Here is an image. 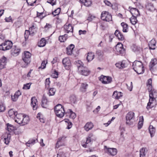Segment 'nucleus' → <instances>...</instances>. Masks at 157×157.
Instances as JSON below:
<instances>
[{"label": "nucleus", "instance_id": "9b49d317", "mask_svg": "<svg viewBox=\"0 0 157 157\" xmlns=\"http://www.w3.org/2000/svg\"><path fill=\"white\" fill-rule=\"evenodd\" d=\"M79 73L84 76L88 75L90 73V71L86 67H83L81 68H80L78 71Z\"/></svg>", "mask_w": 157, "mask_h": 157}, {"label": "nucleus", "instance_id": "e2e57ef3", "mask_svg": "<svg viewBox=\"0 0 157 157\" xmlns=\"http://www.w3.org/2000/svg\"><path fill=\"white\" fill-rule=\"evenodd\" d=\"M30 84L29 83H28L24 85L23 89L27 90L29 89L30 88Z\"/></svg>", "mask_w": 157, "mask_h": 157}, {"label": "nucleus", "instance_id": "864d4df0", "mask_svg": "<svg viewBox=\"0 0 157 157\" xmlns=\"http://www.w3.org/2000/svg\"><path fill=\"white\" fill-rule=\"evenodd\" d=\"M36 0H26L28 4L30 6H33V4L36 3Z\"/></svg>", "mask_w": 157, "mask_h": 157}, {"label": "nucleus", "instance_id": "72a5a7b5", "mask_svg": "<svg viewBox=\"0 0 157 157\" xmlns=\"http://www.w3.org/2000/svg\"><path fill=\"white\" fill-rule=\"evenodd\" d=\"M77 101V98L74 95H72L70 97V101L71 104H75Z\"/></svg>", "mask_w": 157, "mask_h": 157}, {"label": "nucleus", "instance_id": "bb28decb", "mask_svg": "<svg viewBox=\"0 0 157 157\" xmlns=\"http://www.w3.org/2000/svg\"><path fill=\"white\" fill-rule=\"evenodd\" d=\"M80 2L83 3L85 6L87 7L90 6L92 4V1L91 0H80Z\"/></svg>", "mask_w": 157, "mask_h": 157}, {"label": "nucleus", "instance_id": "8fccbe9b", "mask_svg": "<svg viewBox=\"0 0 157 157\" xmlns=\"http://www.w3.org/2000/svg\"><path fill=\"white\" fill-rule=\"evenodd\" d=\"M140 157H145V149L142 148L140 150Z\"/></svg>", "mask_w": 157, "mask_h": 157}, {"label": "nucleus", "instance_id": "4be33fe9", "mask_svg": "<svg viewBox=\"0 0 157 157\" xmlns=\"http://www.w3.org/2000/svg\"><path fill=\"white\" fill-rule=\"evenodd\" d=\"M114 34L119 40H124V37L123 35L118 30H116Z\"/></svg>", "mask_w": 157, "mask_h": 157}, {"label": "nucleus", "instance_id": "3c124183", "mask_svg": "<svg viewBox=\"0 0 157 157\" xmlns=\"http://www.w3.org/2000/svg\"><path fill=\"white\" fill-rule=\"evenodd\" d=\"M60 12V9L58 8L52 12V14L55 16L58 15Z\"/></svg>", "mask_w": 157, "mask_h": 157}, {"label": "nucleus", "instance_id": "680f3d73", "mask_svg": "<svg viewBox=\"0 0 157 157\" xmlns=\"http://www.w3.org/2000/svg\"><path fill=\"white\" fill-rule=\"evenodd\" d=\"M47 2L50 3L52 6H53L56 4V0H48Z\"/></svg>", "mask_w": 157, "mask_h": 157}, {"label": "nucleus", "instance_id": "f03ea898", "mask_svg": "<svg viewBox=\"0 0 157 157\" xmlns=\"http://www.w3.org/2000/svg\"><path fill=\"white\" fill-rule=\"evenodd\" d=\"M55 111L56 116L58 117H62L64 115V108L60 104H58L55 107Z\"/></svg>", "mask_w": 157, "mask_h": 157}, {"label": "nucleus", "instance_id": "aec40b11", "mask_svg": "<svg viewBox=\"0 0 157 157\" xmlns=\"http://www.w3.org/2000/svg\"><path fill=\"white\" fill-rule=\"evenodd\" d=\"M75 46L73 44H71L67 48V53L68 55H71L72 54L73 49Z\"/></svg>", "mask_w": 157, "mask_h": 157}, {"label": "nucleus", "instance_id": "b1692460", "mask_svg": "<svg viewBox=\"0 0 157 157\" xmlns=\"http://www.w3.org/2000/svg\"><path fill=\"white\" fill-rule=\"evenodd\" d=\"M93 124L91 122H88L84 126V129L86 131H88L92 129L93 127Z\"/></svg>", "mask_w": 157, "mask_h": 157}, {"label": "nucleus", "instance_id": "cd10ccee", "mask_svg": "<svg viewBox=\"0 0 157 157\" xmlns=\"http://www.w3.org/2000/svg\"><path fill=\"white\" fill-rule=\"evenodd\" d=\"M149 132L151 136L152 137L155 132V128L152 125H150L149 127Z\"/></svg>", "mask_w": 157, "mask_h": 157}, {"label": "nucleus", "instance_id": "a211bd4d", "mask_svg": "<svg viewBox=\"0 0 157 157\" xmlns=\"http://www.w3.org/2000/svg\"><path fill=\"white\" fill-rule=\"evenodd\" d=\"M6 63L7 61L6 58L4 56H3L0 59V68L1 69L4 68Z\"/></svg>", "mask_w": 157, "mask_h": 157}, {"label": "nucleus", "instance_id": "774afa93", "mask_svg": "<svg viewBox=\"0 0 157 157\" xmlns=\"http://www.w3.org/2000/svg\"><path fill=\"white\" fill-rule=\"evenodd\" d=\"M104 3L106 5L110 6H112V4L109 1L107 0H104Z\"/></svg>", "mask_w": 157, "mask_h": 157}, {"label": "nucleus", "instance_id": "4d7b16f0", "mask_svg": "<svg viewBox=\"0 0 157 157\" xmlns=\"http://www.w3.org/2000/svg\"><path fill=\"white\" fill-rule=\"evenodd\" d=\"M57 157H67L65 154L63 152L59 151L57 155Z\"/></svg>", "mask_w": 157, "mask_h": 157}, {"label": "nucleus", "instance_id": "49530a36", "mask_svg": "<svg viewBox=\"0 0 157 157\" xmlns=\"http://www.w3.org/2000/svg\"><path fill=\"white\" fill-rule=\"evenodd\" d=\"M130 21L131 23L133 25H135L137 22V20L136 17L132 16L130 18Z\"/></svg>", "mask_w": 157, "mask_h": 157}, {"label": "nucleus", "instance_id": "5701e85b", "mask_svg": "<svg viewBox=\"0 0 157 157\" xmlns=\"http://www.w3.org/2000/svg\"><path fill=\"white\" fill-rule=\"evenodd\" d=\"M156 42L155 39L151 40L149 43V47L150 49L154 50L155 48Z\"/></svg>", "mask_w": 157, "mask_h": 157}, {"label": "nucleus", "instance_id": "c9c22d12", "mask_svg": "<svg viewBox=\"0 0 157 157\" xmlns=\"http://www.w3.org/2000/svg\"><path fill=\"white\" fill-rule=\"evenodd\" d=\"M132 49L134 52L137 53L139 52L142 51V48L140 47L135 45H133Z\"/></svg>", "mask_w": 157, "mask_h": 157}, {"label": "nucleus", "instance_id": "dca6fc26", "mask_svg": "<svg viewBox=\"0 0 157 157\" xmlns=\"http://www.w3.org/2000/svg\"><path fill=\"white\" fill-rule=\"evenodd\" d=\"M23 115L22 114H17L16 115V118L15 119V121L19 124H21L22 123V120Z\"/></svg>", "mask_w": 157, "mask_h": 157}, {"label": "nucleus", "instance_id": "7ed1b4c3", "mask_svg": "<svg viewBox=\"0 0 157 157\" xmlns=\"http://www.w3.org/2000/svg\"><path fill=\"white\" fill-rule=\"evenodd\" d=\"M135 113L130 111L129 112L126 116V124L128 125H132L134 121Z\"/></svg>", "mask_w": 157, "mask_h": 157}, {"label": "nucleus", "instance_id": "052dcab7", "mask_svg": "<svg viewBox=\"0 0 157 157\" xmlns=\"http://www.w3.org/2000/svg\"><path fill=\"white\" fill-rule=\"evenodd\" d=\"M157 63V60L156 59H152L151 61L150 62V64H151V67H153Z\"/></svg>", "mask_w": 157, "mask_h": 157}, {"label": "nucleus", "instance_id": "f3484780", "mask_svg": "<svg viewBox=\"0 0 157 157\" xmlns=\"http://www.w3.org/2000/svg\"><path fill=\"white\" fill-rule=\"evenodd\" d=\"M34 34V31H32V29L31 28H29V30H26L24 34L25 39L27 40L28 39L29 35H33Z\"/></svg>", "mask_w": 157, "mask_h": 157}, {"label": "nucleus", "instance_id": "f8f14e48", "mask_svg": "<svg viewBox=\"0 0 157 157\" xmlns=\"http://www.w3.org/2000/svg\"><path fill=\"white\" fill-rule=\"evenodd\" d=\"M63 28L64 32L67 33L69 32L72 33L73 32V27L70 24L66 23L64 25Z\"/></svg>", "mask_w": 157, "mask_h": 157}, {"label": "nucleus", "instance_id": "58836bf2", "mask_svg": "<svg viewBox=\"0 0 157 157\" xmlns=\"http://www.w3.org/2000/svg\"><path fill=\"white\" fill-rule=\"evenodd\" d=\"M121 25L123 27V31L124 32H127L128 29V25L124 22H122L121 23Z\"/></svg>", "mask_w": 157, "mask_h": 157}, {"label": "nucleus", "instance_id": "6ab92c4d", "mask_svg": "<svg viewBox=\"0 0 157 157\" xmlns=\"http://www.w3.org/2000/svg\"><path fill=\"white\" fill-rule=\"evenodd\" d=\"M21 93L19 90L17 91L13 95L11 96V99L13 101H16L17 100L19 97L21 95Z\"/></svg>", "mask_w": 157, "mask_h": 157}, {"label": "nucleus", "instance_id": "5fc2aeb1", "mask_svg": "<svg viewBox=\"0 0 157 157\" xmlns=\"http://www.w3.org/2000/svg\"><path fill=\"white\" fill-rule=\"evenodd\" d=\"M69 111L70 112V117L72 119H74L76 116V115L75 113L73 112V111L71 109H69Z\"/></svg>", "mask_w": 157, "mask_h": 157}, {"label": "nucleus", "instance_id": "bf43d9fd", "mask_svg": "<svg viewBox=\"0 0 157 157\" xmlns=\"http://www.w3.org/2000/svg\"><path fill=\"white\" fill-rule=\"evenodd\" d=\"M38 11L39 12H44V9L43 7L41 5H39L36 7Z\"/></svg>", "mask_w": 157, "mask_h": 157}, {"label": "nucleus", "instance_id": "7c9ffc66", "mask_svg": "<svg viewBox=\"0 0 157 157\" xmlns=\"http://www.w3.org/2000/svg\"><path fill=\"white\" fill-rule=\"evenodd\" d=\"M29 121V118L28 116L24 115L22 120V123L21 124L22 125H25L27 124Z\"/></svg>", "mask_w": 157, "mask_h": 157}, {"label": "nucleus", "instance_id": "6e6d98bb", "mask_svg": "<svg viewBox=\"0 0 157 157\" xmlns=\"http://www.w3.org/2000/svg\"><path fill=\"white\" fill-rule=\"evenodd\" d=\"M47 63V61L44 60L41 63V66L39 67V68H41L44 69L45 68L46 63Z\"/></svg>", "mask_w": 157, "mask_h": 157}, {"label": "nucleus", "instance_id": "1a4fd4ad", "mask_svg": "<svg viewBox=\"0 0 157 157\" xmlns=\"http://www.w3.org/2000/svg\"><path fill=\"white\" fill-rule=\"evenodd\" d=\"M95 139L92 133L90 134L86 138L85 144H82V146L85 148L88 147L89 146L88 144L92 141L93 140H95Z\"/></svg>", "mask_w": 157, "mask_h": 157}, {"label": "nucleus", "instance_id": "c03bdc74", "mask_svg": "<svg viewBox=\"0 0 157 157\" xmlns=\"http://www.w3.org/2000/svg\"><path fill=\"white\" fill-rule=\"evenodd\" d=\"M116 65L117 67L120 69L123 68L125 67V64L123 62H119L117 63Z\"/></svg>", "mask_w": 157, "mask_h": 157}, {"label": "nucleus", "instance_id": "338daca9", "mask_svg": "<svg viewBox=\"0 0 157 157\" xmlns=\"http://www.w3.org/2000/svg\"><path fill=\"white\" fill-rule=\"evenodd\" d=\"M5 110V106L3 104L0 105V112H3Z\"/></svg>", "mask_w": 157, "mask_h": 157}, {"label": "nucleus", "instance_id": "412c9836", "mask_svg": "<svg viewBox=\"0 0 157 157\" xmlns=\"http://www.w3.org/2000/svg\"><path fill=\"white\" fill-rule=\"evenodd\" d=\"M130 11L132 15V16H134L136 17L140 15V13L139 10L135 8H132L130 9Z\"/></svg>", "mask_w": 157, "mask_h": 157}, {"label": "nucleus", "instance_id": "39448f33", "mask_svg": "<svg viewBox=\"0 0 157 157\" xmlns=\"http://www.w3.org/2000/svg\"><path fill=\"white\" fill-rule=\"evenodd\" d=\"M12 46V42L10 41L7 40L0 45V50L3 51L9 50Z\"/></svg>", "mask_w": 157, "mask_h": 157}, {"label": "nucleus", "instance_id": "69168bd1", "mask_svg": "<svg viewBox=\"0 0 157 157\" xmlns=\"http://www.w3.org/2000/svg\"><path fill=\"white\" fill-rule=\"evenodd\" d=\"M43 13V12L37 11V17H39L40 19L42 18V15Z\"/></svg>", "mask_w": 157, "mask_h": 157}, {"label": "nucleus", "instance_id": "473e14b6", "mask_svg": "<svg viewBox=\"0 0 157 157\" xmlns=\"http://www.w3.org/2000/svg\"><path fill=\"white\" fill-rule=\"evenodd\" d=\"M94 53L92 52L88 53L86 57L87 60L88 62L91 61L94 59Z\"/></svg>", "mask_w": 157, "mask_h": 157}, {"label": "nucleus", "instance_id": "79ce46f5", "mask_svg": "<svg viewBox=\"0 0 157 157\" xmlns=\"http://www.w3.org/2000/svg\"><path fill=\"white\" fill-rule=\"evenodd\" d=\"M155 99L150 98L149 99V101L147 103V108L148 110L149 109L151 108L152 107V106H151V105L152 103V101Z\"/></svg>", "mask_w": 157, "mask_h": 157}, {"label": "nucleus", "instance_id": "20e7f679", "mask_svg": "<svg viewBox=\"0 0 157 157\" xmlns=\"http://www.w3.org/2000/svg\"><path fill=\"white\" fill-rule=\"evenodd\" d=\"M114 50L115 53L117 55H123L125 53V50L121 43H118L116 46Z\"/></svg>", "mask_w": 157, "mask_h": 157}, {"label": "nucleus", "instance_id": "f257e3e1", "mask_svg": "<svg viewBox=\"0 0 157 157\" xmlns=\"http://www.w3.org/2000/svg\"><path fill=\"white\" fill-rule=\"evenodd\" d=\"M132 66L134 70L138 74H142L144 72V66L141 62L136 61L133 63Z\"/></svg>", "mask_w": 157, "mask_h": 157}, {"label": "nucleus", "instance_id": "9d476101", "mask_svg": "<svg viewBox=\"0 0 157 157\" xmlns=\"http://www.w3.org/2000/svg\"><path fill=\"white\" fill-rule=\"evenodd\" d=\"M105 151L109 155L114 156L117 153V151L116 149L114 148H108L106 146H105Z\"/></svg>", "mask_w": 157, "mask_h": 157}, {"label": "nucleus", "instance_id": "c756f323", "mask_svg": "<svg viewBox=\"0 0 157 157\" xmlns=\"http://www.w3.org/2000/svg\"><path fill=\"white\" fill-rule=\"evenodd\" d=\"M37 141V139H30L26 143V144L27 146L30 147L31 145H33Z\"/></svg>", "mask_w": 157, "mask_h": 157}, {"label": "nucleus", "instance_id": "393cba45", "mask_svg": "<svg viewBox=\"0 0 157 157\" xmlns=\"http://www.w3.org/2000/svg\"><path fill=\"white\" fill-rule=\"evenodd\" d=\"M122 96V93L121 92L115 91L113 92L112 97L113 98L118 99L121 97Z\"/></svg>", "mask_w": 157, "mask_h": 157}, {"label": "nucleus", "instance_id": "e433bc0d", "mask_svg": "<svg viewBox=\"0 0 157 157\" xmlns=\"http://www.w3.org/2000/svg\"><path fill=\"white\" fill-rule=\"evenodd\" d=\"M88 84L86 83H82V84L80 88V90L82 92H85L87 88Z\"/></svg>", "mask_w": 157, "mask_h": 157}, {"label": "nucleus", "instance_id": "4468645a", "mask_svg": "<svg viewBox=\"0 0 157 157\" xmlns=\"http://www.w3.org/2000/svg\"><path fill=\"white\" fill-rule=\"evenodd\" d=\"M20 52V49L16 46H12L11 50L12 55L14 56H17L18 55Z\"/></svg>", "mask_w": 157, "mask_h": 157}, {"label": "nucleus", "instance_id": "de8ad7c7", "mask_svg": "<svg viewBox=\"0 0 157 157\" xmlns=\"http://www.w3.org/2000/svg\"><path fill=\"white\" fill-rule=\"evenodd\" d=\"M149 98L155 99L154 96L155 95H156L157 94V93L155 91L153 90L149 92Z\"/></svg>", "mask_w": 157, "mask_h": 157}, {"label": "nucleus", "instance_id": "423d86ee", "mask_svg": "<svg viewBox=\"0 0 157 157\" xmlns=\"http://www.w3.org/2000/svg\"><path fill=\"white\" fill-rule=\"evenodd\" d=\"M101 18L102 20L106 21H112L111 14L107 11H103L101 13Z\"/></svg>", "mask_w": 157, "mask_h": 157}, {"label": "nucleus", "instance_id": "a878e982", "mask_svg": "<svg viewBox=\"0 0 157 157\" xmlns=\"http://www.w3.org/2000/svg\"><path fill=\"white\" fill-rule=\"evenodd\" d=\"M41 105L44 108H47L48 107L47 99L44 96L43 97Z\"/></svg>", "mask_w": 157, "mask_h": 157}, {"label": "nucleus", "instance_id": "2eb2a0df", "mask_svg": "<svg viewBox=\"0 0 157 157\" xmlns=\"http://www.w3.org/2000/svg\"><path fill=\"white\" fill-rule=\"evenodd\" d=\"M62 63L65 68L69 69L71 66V62L69 59L67 57L63 59L62 60Z\"/></svg>", "mask_w": 157, "mask_h": 157}, {"label": "nucleus", "instance_id": "4c0bfd02", "mask_svg": "<svg viewBox=\"0 0 157 157\" xmlns=\"http://www.w3.org/2000/svg\"><path fill=\"white\" fill-rule=\"evenodd\" d=\"M46 40L44 38H42L38 42V46L40 47H44L46 44Z\"/></svg>", "mask_w": 157, "mask_h": 157}, {"label": "nucleus", "instance_id": "0eeeda50", "mask_svg": "<svg viewBox=\"0 0 157 157\" xmlns=\"http://www.w3.org/2000/svg\"><path fill=\"white\" fill-rule=\"evenodd\" d=\"M31 54L29 52L26 51L24 52V55L22 56V59L26 65L29 64L31 61Z\"/></svg>", "mask_w": 157, "mask_h": 157}, {"label": "nucleus", "instance_id": "6e6552de", "mask_svg": "<svg viewBox=\"0 0 157 157\" xmlns=\"http://www.w3.org/2000/svg\"><path fill=\"white\" fill-rule=\"evenodd\" d=\"M99 79L102 83L104 84L109 83L112 81V78L108 76H105L102 75Z\"/></svg>", "mask_w": 157, "mask_h": 157}, {"label": "nucleus", "instance_id": "a19ab883", "mask_svg": "<svg viewBox=\"0 0 157 157\" xmlns=\"http://www.w3.org/2000/svg\"><path fill=\"white\" fill-rule=\"evenodd\" d=\"M10 135L9 134H7L6 137H5L4 139V142L5 144H9L10 142Z\"/></svg>", "mask_w": 157, "mask_h": 157}, {"label": "nucleus", "instance_id": "37998d69", "mask_svg": "<svg viewBox=\"0 0 157 157\" xmlns=\"http://www.w3.org/2000/svg\"><path fill=\"white\" fill-rule=\"evenodd\" d=\"M65 121L66 122V124L67 125V128L69 129L72 127V123L68 119H65Z\"/></svg>", "mask_w": 157, "mask_h": 157}, {"label": "nucleus", "instance_id": "a18cd8bd", "mask_svg": "<svg viewBox=\"0 0 157 157\" xmlns=\"http://www.w3.org/2000/svg\"><path fill=\"white\" fill-rule=\"evenodd\" d=\"M144 121V118L143 116L140 117V121H139L138 124V128L139 129H140L143 125Z\"/></svg>", "mask_w": 157, "mask_h": 157}, {"label": "nucleus", "instance_id": "09e8293b", "mask_svg": "<svg viewBox=\"0 0 157 157\" xmlns=\"http://www.w3.org/2000/svg\"><path fill=\"white\" fill-rule=\"evenodd\" d=\"M7 130L9 132H11L14 129L13 126L8 123L7 124Z\"/></svg>", "mask_w": 157, "mask_h": 157}, {"label": "nucleus", "instance_id": "603ef678", "mask_svg": "<svg viewBox=\"0 0 157 157\" xmlns=\"http://www.w3.org/2000/svg\"><path fill=\"white\" fill-rule=\"evenodd\" d=\"M56 92V90L53 88H51L49 90V96H52L54 95Z\"/></svg>", "mask_w": 157, "mask_h": 157}, {"label": "nucleus", "instance_id": "ea45409f", "mask_svg": "<svg viewBox=\"0 0 157 157\" xmlns=\"http://www.w3.org/2000/svg\"><path fill=\"white\" fill-rule=\"evenodd\" d=\"M76 65L78 67V71L79 70L80 68H81L84 67L82 62L80 60H78L76 62Z\"/></svg>", "mask_w": 157, "mask_h": 157}, {"label": "nucleus", "instance_id": "f704fd0d", "mask_svg": "<svg viewBox=\"0 0 157 157\" xmlns=\"http://www.w3.org/2000/svg\"><path fill=\"white\" fill-rule=\"evenodd\" d=\"M67 36H68L67 34L62 36H60L59 37V40L61 42H64L67 40Z\"/></svg>", "mask_w": 157, "mask_h": 157}, {"label": "nucleus", "instance_id": "ddd939ff", "mask_svg": "<svg viewBox=\"0 0 157 157\" xmlns=\"http://www.w3.org/2000/svg\"><path fill=\"white\" fill-rule=\"evenodd\" d=\"M31 105L34 110H36L38 107V103L36 97H33L31 98Z\"/></svg>", "mask_w": 157, "mask_h": 157}, {"label": "nucleus", "instance_id": "0e129e2a", "mask_svg": "<svg viewBox=\"0 0 157 157\" xmlns=\"http://www.w3.org/2000/svg\"><path fill=\"white\" fill-rule=\"evenodd\" d=\"M52 76L54 78H57L58 76V72L56 71H54L53 73L52 74Z\"/></svg>", "mask_w": 157, "mask_h": 157}, {"label": "nucleus", "instance_id": "13d9d810", "mask_svg": "<svg viewBox=\"0 0 157 157\" xmlns=\"http://www.w3.org/2000/svg\"><path fill=\"white\" fill-rule=\"evenodd\" d=\"M50 83V81L49 78H48L46 79L45 82V85L46 88H48Z\"/></svg>", "mask_w": 157, "mask_h": 157}, {"label": "nucleus", "instance_id": "2f4dec72", "mask_svg": "<svg viewBox=\"0 0 157 157\" xmlns=\"http://www.w3.org/2000/svg\"><path fill=\"white\" fill-rule=\"evenodd\" d=\"M146 8L147 10L151 11H153L155 10L153 4L151 3H148L146 5Z\"/></svg>", "mask_w": 157, "mask_h": 157}, {"label": "nucleus", "instance_id": "c85d7f7f", "mask_svg": "<svg viewBox=\"0 0 157 157\" xmlns=\"http://www.w3.org/2000/svg\"><path fill=\"white\" fill-rule=\"evenodd\" d=\"M17 114V112L14 111L13 109H12L10 110L8 112V114L10 117L13 118L16 117Z\"/></svg>", "mask_w": 157, "mask_h": 157}]
</instances>
